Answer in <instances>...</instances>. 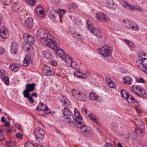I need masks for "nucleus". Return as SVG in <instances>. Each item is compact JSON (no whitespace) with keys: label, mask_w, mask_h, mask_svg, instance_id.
Listing matches in <instances>:
<instances>
[{"label":"nucleus","mask_w":147,"mask_h":147,"mask_svg":"<svg viewBox=\"0 0 147 147\" xmlns=\"http://www.w3.org/2000/svg\"><path fill=\"white\" fill-rule=\"evenodd\" d=\"M63 114L65 121L69 125H71L72 124L75 125L79 121L71 116L73 115V113L66 107L63 109Z\"/></svg>","instance_id":"obj_1"},{"label":"nucleus","mask_w":147,"mask_h":147,"mask_svg":"<svg viewBox=\"0 0 147 147\" xmlns=\"http://www.w3.org/2000/svg\"><path fill=\"white\" fill-rule=\"evenodd\" d=\"M77 127L81 128V131L85 137H90L92 136V132L90 128L85 125L82 121H79L75 125Z\"/></svg>","instance_id":"obj_2"},{"label":"nucleus","mask_w":147,"mask_h":147,"mask_svg":"<svg viewBox=\"0 0 147 147\" xmlns=\"http://www.w3.org/2000/svg\"><path fill=\"white\" fill-rule=\"evenodd\" d=\"M48 37L46 40L43 42L42 44L54 50L57 48L58 49L59 45L57 43L56 41L52 39L53 36L52 35L49 34Z\"/></svg>","instance_id":"obj_3"},{"label":"nucleus","mask_w":147,"mask_h":147,"mask_svg":"<svg viewBox=\"0 0 147 147\" xmlns=\"http://www.w3.org/2000/svg\"><path fill=\"white\" fill-rule=\"evenodd\" d=\"M86 24V26L88 30L92 32L94 35L99 38L102 37V35L100 32L92 26V22L90 20H87Z\"/></svg>","instance_id":"obj_4"},{"label":"nucleus","mask_w":147,"mask_h":147,"mask_svg":"<svg viewBox=\"0 0 147 147\" xmlns=\"http://www.w3.org/2000/svg\"><path fill=\"white\" fill-rule=\"evenodd\" d=\"M50 34L46 32V31L42 29L38 30L37 33V38L38 40H39L42 43L45 41L48 37L49 35Z\"/></svg>","instance_id":"obj_5"},{"label":"nucleus","mask_w":147,"mask_h":147,"mask_svg":"<svg viewBox=\"0 0 147 147\" xmlns=\"http://www.w3.org/2000/svg\"><path fill=\"white\" fill-rule=\"evenodd\" d=\"M45 132L41 129L37 128L35 130V136L37 142L42 143L44 137Z\"/></svg>","instance_id":"obj_6"},{"label":"nucleus","mask_w":147,"mask_h":147,"mask_svg":"<svg viewBox=\"0 0 147 147\" xmlns=\"http://www.w3.org/2000/svg\"><path fill=\"white\" fill-rule=\"evenodd\" d=\"M112 51L109 46L103 47L99 49L98 52L105 57H109Z\"/></svg>","instance_id":"obj_7"},{"label":"nucleus","mask_w":147,"mask_h":147,"mask_svg":"<svg viewBox=\"0 0 147 147\" xmlns=\"http://www.w3.org/2000/svg\"><path fill=\"white\" fill-rule=\"evenodd\" d=\"M72 92L73 95H76V98L78 100L85 101L88 99L87 96L84 93L81 91H76L73 89Z\"/></svg>","instance_id":"obj_8"},{"label":"nucleus","mask_w":147,"mask_h":147,"mask_svg":"<svg viewBox=\"0 0 147 147\" xmlns=\"http://www.w3.org/2000/svg\"><path fill=\"white\" fill-rule=\"evenodd\" d=\"M137 62L139 64L138 66L141 69L147 73V59L140 58Z\"/></svg>","instance_id":"obj_9"},{"label":"nucleus","mask_w":147,"mask_h":147,"mask_svg":"<svg viewBox=\"0 0 147 147\" xmlns=\"http://www.w3.org/2000/svg\"><path fill=\"white\" fill-rule=\"evenodd\" d=\"M23 38L25 41L26 45H28V44H32L34 42V40L33 37L30 35L25 33L24 34Z\"/></svg>","instance_id":"obj_10"},{"label":"nucleus","mask_w":147,"mask_h":147,"mask_svg":"<svg viewBox=\"0 0 147 147\" xmlns=\"http://www.w3.org/2000/svg\"><path fill=\"white\" fill-rule=\"evenodd\" d=\"M89 97L91 100H95L98 102H101L103 101V99L101 97L93 92L90 93Z\"/></svg>","instance_id":"obj_11"},{"label":"nucleus","mask_w":147,"mask_h":147,"mask_svg":"<svg viewBox=\"0 0 147 147\" xmlns=\"http://www.w3.org/2000/svg\"><path fill=\"white\" fill-rule=\"evenodd\" d=\"M138 126H139L137 128H135V131L137 134L141 135L144 131L145 127L143 123L141 121H140Z\"/></svg>","instance_id":"obj_12"},{"label":"nucleus","mask_w":147,"mask_h":147,"mask_svg":"<svg viewBox=\"0 0 147 147\" xmlns=\"http://www.w3.org/2000/svg\"><path fill=\"white\" fill-rule=\"evenodd\" d=\"M43 72L45 75L47 76H54L55 75L54 72L47 66H46L43 67Z\"/></svg>","instance_id":"obj_13"},{"label":"nucleus","mask_w":147,"mask_h":147,"mask_svg":"<svg viewBox=\"0 0 147 147\" xmlns=\"http://www.w3.org/2000/svg\"><path fill=\"white\" fill-rule=\"evenodd\" d=\"M5 26L1 28L0 30V34L2 38H6L8 37L9 36V32L6 29Z\"/></svg>","instance_id":"obj_14"},{"label":"nucleus","mask_w":147,"mask_h":147,"mask_svg":"<svg viewBox=\"0 0 147 147\" xmlns=\"http://www.w3.org/2000/svg\"><path fill=\"white\" fill-rule=\"evenodd\" d=\"M18 49V45L16 42H13L11 45L10 52L12 54L16 53Z\"/></svg>","instance_id":"obj_15"},{"label":"nucleus","mask_w":147,"mask_h":147,"mask_svg":"<svg viewBox=\"0 0 147 147\" xmlns=\"http://www.w3.org/2000/svg\"><path fill=\"white\" fill-rule=\"evenodd\" d=\"M58 48V49L57 48L55 50V52L57 53L58 56L59 57L62 59L63 60L64 56L65 55L64 52L62 49H60L59 46Z\"/></svg>","instance_id":"obj_16"},{"label":"nucleus","mask_w":147,"mask_h":147,"mask_svg":"<svg viewBox=\"0 0 147 147\" xmlns=\"http://www.w3.org/2000/svg\"><path fill=\"white\" fill-rule=\"evenodd\" d=\"M106 81L108 86L109 87L111 88H116V85L109 77H107L106 78Z\"/></svg>","instance_id":"obj_17"},{"label":"nucleus","mask_w":147,"mask_h":147,"mask_svg":"<svg viewBox=\"0 0 147 147\" xmlns=\"http://www.w3.org/2000/svg\"><path fill=\"white\" fill-rule=\"evenodd\" d=\"M33 19L30 18L26 19L25 21V26L29 28H32L33 26Z\"/></svg>","instance_id":"obj_18"},{"label":"nucleus","mask_w":147,"mask_h":147,"mask_svg":"<svg viewBox=\"0 0 147 147\" xmlns=\"http://www.w3.org/2000/svg\"><path fill=\"white\" fill-rule=\"evenodd\" d=\"M97 19L100 20L102 21L106 22L107 21V18L105 17V14L101 12L97 13L96 15Z\"/></svg>","instance_id":"obj_19"},{"label":"nucleus","mask_w":147,"mask_h":147,"mask_svg":"<svg viewBox=\"0 0 147 147\" xmlns=\"http://www.w3.org/2000/svg\"><path fill=\"white\" fill-rule=\"evenodd\" d=\"M132 22L131 21L123 20L121 21L122 25L127 29H130Z\"/></svg>","instance_id":"obj_20"},{"label":"nucleus","mask_w":147,"mask_h":147,"mask_svg":"<svg viewBox=\"0 0 147 147\" xmlns=\"http://www.w3.org/2000/svg\"><path fill=\"white\" fill-rule=\"evenodd\" d=\"M74 75L77 77L82 79H86L87 78V76L85 74L78 71H75L74 73Z\"/></svg>","instance_id":"obj_21"},{"label":"nucleus","mask_w":147,"mask_h":147,"mask_svg":"<svg viewBox=\"0 0 147 147\" xmlns=\"http://www.w3.org/2000/svg\"><path fill=\"white\" fill-rule=\"evenodd\" d=\"M123 82L128 85H131L132 84V81L131 77L129 76H125L124 78H123Z\"/></svg>","instance_id":"obj_22"},{"label":"nucleus","mask_w":147,"mask_h":147,"mask_svg":"<svg viewBox=\"0 0 147 147\" xmlns=\"http://www.w3.org/2000/svg\"><path fill=\"white\" fill-rule=\"evenodd\" d=\"M35 84L34 83L29 84L28 83L25 85L26 90L31 92L33 91L35 89Z\"/></svg>","instance_id":"obj_23"},{"label":"nucleus","mask_w":147,"mask_h":147,"mask_svg":"<svg viewBox=\"0 0 147 147\" xmlns=\"http://www.w3.org/2000/svg\"><path fill=\"white\" fill-rule=\"evenodd\" d=\"M64 59L65 61L66 64L68 66L70 65V63L73 60L72 59L69 55H65L64 56L63 59Z\"/></svg>","instance_id":"obj_24"},{"label":"nucleus","mask_w":147,"mask_h":147,"mask_svg":"<svg viewBox=\"0 0 147 147\" xmlns=\"http://www.w3.org/2000/svg\"><path fill=\"white\" fill-rule=\"evenodd\" d=\"M32 63V61L30 60L29 57L28 55H26L23 61V65L24 66L27 67L30 63Z\"/></svg>","instance_id":"obj_25"},{"label":"nucleus","mask_w":147,"mask_h":147,"mask_svg":"<svg viewBox=\"0 0 147 147\" xmlns=\"http://www.w3.org/2000/svg\"><path fill=\"white\" fill-rule=\"evenodd\" d=\"M61 101L63 103L64 105L66 107H69L71 105L70 102L65 96L63 97V99Z\"/></svg>","instance_id":"obj_26"},{"label":"nucleus","mask_w":147,"mask_h":147,"mask_svg":"<svg viewBox=\"0 0 147 147\" xmlns=\"http://www.w3.org/2000/svg\"><path fill=\"white\" fill-rule=\"evenodd\" d=\"M69 66L72 67L75 69L78 70L79 69V65L78 63L76 61H74L73 60H72Z\"/></svg>","instance_id":"obj_27"},{"label":"nucleus","mask_w":147,"mask_h":147,"mask_svg":"<svg viewBox=\"0 0 147 147\" xmlns=\"http://www.w3.org/2000/svg\"><path fill=\"white\" fill-rule=\"evenodd\" d=\"M123 5L125 7H128L129 9H131L133 11L135 10V6H133L129 3L124 2L123 3Z\"/></svg>","instance_id":"obj_28"},{"label":"nucleus","mask_w":147,"mask_h":147,"mask_svg":"<svg viewBox=\"0 0 147 147\" xmlns=\"http://www.w3.org/2000/svg\"><path fill=\"white\" fill-rule=\"evenodd\" d=\"M127 97L126 99L129 102L133 103H137V101L132 95H129Z\"/></svg>","instance_id":"obj_29"},{"label":"nucleus","mask_w":147,"mask_h":147,"mask_svg":"<svg viewBox=\"0 0 147 147\" xmlns=\"http://www.w3.org/2000/svg\"><path fill=\"white\" fill-rule=\"evenodd\" d=\"M10 69L12 71H17L19 69V67L18 65H16L14 64H10L9 66Z\"/></svg>","instance_id":"obj_30"},{"label":"nucleus","mask_w":147,"mask_h":147,"mask_svg":"<svg viewBox=\"0 0 147 147\" xmlns=\"http://www.w3.org/2000/svg\"><path fill=\"white\" fill-rule=\"evenodd\" d=\"M130 29H132L135 31H137L140 30V28L136 24H133L132 22L130 28Z\"/></svg>","instance_id":"obj_31"},{"label":"nucleus","mask_w":147,"mask_h":147,"mask_svg":"<svg viewBox=\"0 0 147 147\" xmlns=\"http://www.w3.org/2000/svg\"><path fill=\"white\" fill-rule=\"evenodd\" d=\"M140 87L138 86H133L131 87V89L137 94L140 89Z\"/></svg>","instance_id":"obj_32"},{"label":"nucleus","mask_w":147,"mask_h":147,"mask_svg":"<svg viewBox=\"0 0 147 147\" xmlns=\"http://www.w3.org/2000/svg\"><path fill=\"white\" fill-rule=\"evenodd\" d=\"M74 113L76 117L78 118V119L76 118L77 120L79 121H82V117L80 115V112L78 110L75 109L74 110Z\"/></svg>","instance_id":"obj_33"},{"label":"nucleus","mask_w":147,"mask_h":147,"mask_svg":"<svg viewBox=\"0 0 147 147\" xmlns=\"http://www.w3.org/2000/svg\"><path fill=\"white\" fill-rule=\"evenodd\" d=\"M88 117L95 123H96L98 121V119L92 113H90Z\"/></svg>","instance_id":"obj_34"},{"label":"nucleus","mask_w":147,"mask_h":147,"mask_svg":"<svg viewBox=\"0 0 147 147\" xmlns=\"http://www.w3.org/2000/svg\"><path fill=\"white\" fill-rule=\"evenodd\" d=\"M121 93L123 97L125 99L127 98L128 96H129V95L128 92L126 90H121Z\"/></svg>","instance_id":"obj_35"},{"label":"nucleus","mask_w":147,"mask_h":147,"mask_svg":"<svg viewBox=\"0 0 147 147\" xmlns=\"http://www.w3.org/2000/svg\"><path fill=\"white\" fill-rule=\"evenodd\" d=\"M145 94V92L144 90L141 88L137 95L140 97H142L144 96V95Z\"/></svg>","instance_id":"obj_36"},{"label":"nucleus","mask_w":147,"mask_h":147,"mask_svg":"<svg viewBox=\"0 0 147 147\" xmlns=\"http://www.w3.org/2000/svg\"><path fill=\"white\" fill-rule=\"evenodd\" d=\"M44 105V104L43 102H40L38 107L36 108V110L37 111L43 110L44 109V107H43Z\"/></svg>","instance_id":"obj_37"},{"label":"nucleus","mask_w":147,"mask_h":147,"mask_svg":"<svg viewBox=\"0 0 147 147\" xmlns=\"http://www.w3.org/2000/svg\"><path fill=\"white\" fill-rule=\"evenodd\" d=\"M43 54L45 57L47 59H51L52 57V55L50 53L47 52L46 51L43 52Z\"/></svg>","instance_id":"obj_38"},{"label":"nucleus","mask_w":147,"mask_h":147,"mask_svg":"<svg viewBox=\"0 0 147 147\" xmlns=\"http://www.w3.org/2000/svg\"><path fill=\"white\" fill-rule=\"evenodd\" d=\"M117 125L116 123H113L111 125V129L116 134H117Z\"/></svg>","instance_id":"obj_39"},{"label":"nucleus","mask_w":147,"mask_h":147,"mask_svg":"<svg viewBox=\"0 0 147 147\" xmlns=\"http://www.w3.org/2000/svg\"><path fill=\"white\" fill-rule=\"evenodd\" d=\"M16 145L15 142L11 140L7 142H6L7 146L9 147L14 146Z\"/></svg>","instance_id":"obj_40"},{"label":"nucleus","mask_w":147,"mask_h":147,"mask_svg":"<svg viewBox=\"0 0 147 147\" xmlns=\"http://www.w3.org/2000/svg\"><path fill=\"white\" fill-rule=\"evenodd\" d=\"M1 78L3 81L5 82V84L7 85L9 84V79L8 77L5 76Z\"/></svg>","instance_id":"obj_41"},{"label":"nucleus","mask_w":147,"mask_h":147,"mask_svg":"<svg viewBox=\"0 0 147 147\" xmlns=\"http://www.w3.org/2000/svg\"><path fill=\"white\" fill-rule=\"evenodd\" d=\"M13 10L14 11H16L19 9V6L16 3H14L12 6Z\"/></svg>","instance_id":"obj_42"},{"label":"nucleus","mask_w":147,"mask_h":147,"mask_svg":"<svg viewBox=\"0 0 147 147\" xmlns=\"http://www.w3.org/2000/svg\"><path fill=\"white\" fill-rule=\"evenodd\" d=\"M30 92L26 89L24 90L23 93V94L24 97L27 98L30 95Z\"/></svg>","instance_id":"obj_43"},{"label":"nucleus","mask_w":147,"mask_h":147,"mask_svg":"<svg viewBox=\"0 0 147 147\" xmlns=\"http://www.w3.org/2000/svg\"><path fill=\"white\" fill-rule=\"evenodd\" d=\"M24 147H36L32 143H30L29 142H26L24 144Z\"/></svg>","instance_id":"obj_44"},{"label":"nucleus","mask_w":147,"mask_h":147,"mask_svg":"<svg viewBox=\"0 0 147 147\" xmlns=\"http://www.w3.org/2000/svg\"><path fill=\"white\" fill-rule=\"evenodd\" d=\"M69 8L70 9H73L74 10H76L77 8L76 5L74 3L71 4L69 5Z\"/></svg>","instance_id":"obj_45"},{"label":"nucleus","mask_w":147,"mask_h":147,"mask_svg":"<svg viewBox=\"0 0 147 147\" xmlns=\"http://www.w3.org/2000/svg\"><path fill=\"white\" fill-rule=\"evenodd\" d=\"M44 112L47 114H48L50 113L49 109L47 107L45 106L44 107Z\"/></svg>","instance_id":"obj_46"},{"label":"nucleus","mask_w":147,"mask_h":147,"mask_svg":"<svg viewBox=\"0 0 147 147\" xmlns=\"http://www.w3.org/2000/svg\"><path fill=\"white\" fill-rule=\"evenodd\" d=\"M48 10H49V11L51 13L52 15L54 17H55V15L53 14V13L55 12V9L51 7H49L48 8Z\"/></svg>","instance_id":"obj_47"},{"label":"nucleus","mask_w":147,"mask_h":147,"mask_svg":"<svg viewBox=\"0 0 147 147\" xmlns=\"http://www.w3.org/2000/svg\"><path fill=\"white\" fill-rule=\"evenodd\" d=\"M65 13V12L64 10L62 9H60L58 11V13L59 16L61 17L63 16Z\"/></svg>","instance_id":"obj_48"},{"label":"nucleus","mask_w":147,"mask_h":147,"mask_svg":"<svg viewBox=\"0 0 147 147\" xmlns=\"http://www.w3.org/2000/svg\"><path fill=\"white\" fill-rule=\"evenodd\" d=\"M5 4L9 5L10 4L12 0H1Z\"/></svg>","instance_id":"obj_49"},{"label":"nucleus","mask_w":147,"mask_h":147,"mask_svg":"<svg viewBox=\"0 0 147 147\" xmlns=\"http://www.w3.org/2000/svg\"><path fill=\"white\" fill-rule=\"evenodd\" d=\"M124 42L127 45H129L130 46L132 47H133L134 44L133 43L129 40L124 39Z\"/></svg>","instance_id":"obj_50"},{"label":"nucleus","mask_w":147,"mask_h":147,"mask_svg":"<svg viewBox=\"0 0 147 147\" xmlns=\"http://www.w3.org/2000/svg\"><path fill=\"white\" fill-rule=\"evenodd\" d=\"M136 81L139 83H144L145 82L144 80L142 78H138L136 79Z\"/></svg>","instance_id":"obj_51"},{"label":"nucleus","mask_w":147,"mask_h":147,"mask_svg":"<svg viewBox=\"0 0 147 147\" xmlns=\"http://www.w3.org/2000/svg\"><path fill=\"white\" fill-rule=\"evenodd\" d=\"M135 9H136L139 11L141 12L143 11V9L137 5L135 6Z\"/></svg>","instance_id":"obj_52"},{"label":"nucleus","mask_w":147,"mask_h":147,"mask_svg":"<svg viewBox=\"0 0 147 147\" xmlns=\"http://www.w3.org/2000/svg\"><path fill=\"white\" fill-rule=\"evenodd\" d=\"M49 62L51 64L54 66L56 65L57 64V62L55 60L50 61Z\"/></svg>","instance_id":"obj_53"},{"label":"nucleus","mask_w":147,"mask_h":147,"mask_svg":"<svg viewBox=\"0 0 147 147\" xmlns=\"http://www.w3.org/2000/svg\"><path fill=\"white\" fill-rule=\"evenodd\" d=\"M28 98V100L31 103H33L34 102V100L32 99V96H30V95L27 97Z\"/></svg>","instance_id":"obj_54"},{"label":"nucleus","mask_w":147,"mask_h":147,"mask_svg":"<svg viewBox=\"0 0 147 147\" xmlns=\"http://www.w3.org/2000/svg\"><path fill=\"white\" fill-rule=\"evenodd\" d=\"M105 147H114L113 145L110 143H107L105 145Z\"/></svg>","instance_id":"obj_55"},{"label":"nucleus","mask_w":147,"mask_h":147,"mask_svg":"<svg viewBox=\"0 0 147 147\" xmlns=\"http://www.w3.org/2000/svg\"><path fill=\"white\" fill-rule=\"evenodd\" d=\"M17 137L19 139H21L22 138V135L20 133H17L16 134Z\"/></svg>","instance_id":"obj_56"},{"label":"nucleus","mask_w":147,"mask_h":147,"mask_svg":"<svg viewBox=\"0 0 147 147\" xmlns=\"http://www.w3.org/2000/svg\"><path fill=\"white\" fill-rule=\"evenodd\" d=\"M5 72L2 69L0 71V76H1V78L5 76Z\"/></svg>","instance_id":"obj_57"},{"label":"nucleus","mask_w":147,"mask_h":147,"mask_svg":"<svg viewBox=\"0 0 147 147\" xmlns=\"http://www.w3.org/2000/svg\"><path fill=\"white\" fill-rule=\"evenodd\" d=\"M5 51L3 47H0V55L3 54Z\"/></svg>","instance_id":"obj_58"},{"label":"nucleus","mask_w":147,"mask_h":147,"mask_svg":"<svg viewBox=\"0 0 147 147\" xmlns=\"http://www.w3.org/2000/svg\"><path fill=\"white\" fill-rule=\"evenodd\" d=\"M80 34H78V33H76V32H73V36L75 38H78V36H79Z\"/></svg>","instance_id":"obj_59"},{"label":"nucleus","mask_w":147,"mask_h":147,"mask_svg":"<svg viewBox=\"0 0 147 147\" xmlns=\"http://www.w3.org/2000/svg\"><path fill=\"white\" fill-rule=\"evenodd\" d=\"M1 122L3 123H4L6 122V118L5 117L3 116L1 118Z\"/></svg>","instance_id":"obj_60"},{"label":"nucleus","mask_w":147,"mask_h":147,"mask_svg":"<svg viewBox=\"0 0 147 147\" xmlns=\"http://www.w3.org/2000/svg\"><path fill=\"white\" fill-rule=\"evenodd\" d=\"M15 127L21 130V127L20 125L19 124H16L15 125Z\"/></svg>","instance_id":"obj_61"},{"label":"nucleus","mask_w":147,"mask_h":147,"mask_svg":"<svg viewBox=\"0 0 147 147\" xmlns=\"http://www.w3.org/2000/svg\"><path fill=\"white\" fill-rule=\"evenodd\" d=\"M79 21V20L76 18H74V19L73 20L74 23L76 24H77V23Z\"/></svg>","instance_id":"obj_62"},{"label":"nucleus","mask_w":147,"mask_h":147,"mask_svg":"<svg viewBox=\"0 0 147 147\" xmlns=\"http://www.w3.org/2000/svg\"><path fill=\"white\" fill-rule=\"evenodd\" d=\"M5 126H6L7 127H9L10 125V123L9 122H6V121L5 122Z\"/></svg>","instance_id":"obj_63"},{"label":"nucleus","mask_w":147,"mask_h":147,"mask_svg":"<svg viewBox=\"0 0 147 147\" xmlns=\"http://www.w3.org/2000/svg\"><path fill=\"white\" fill-rule=\"evenodd\" d=\"M52 3L54 4L57 3L59 2V0H51Z\"/></svg>","instance_id":"obj_64"}]
</instances>
